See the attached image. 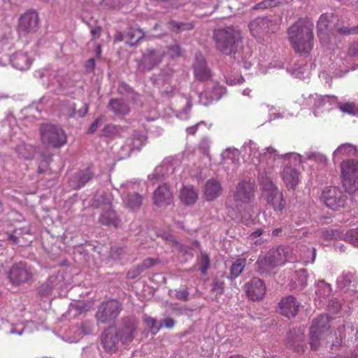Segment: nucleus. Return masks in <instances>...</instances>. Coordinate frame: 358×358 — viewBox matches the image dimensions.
Instances as JSON below:
<instances>
[{
    "instance_id": "052dcab7",
    "label": "nucleus",
    "mask_w": 358,
    "mask_h": 358,
    "mask_svg": "<svg viewBox=\"0 0 358 358\" xmlns=\"http://www.w3.org/2000/svg\"><path fill=\"white\" fill-rule=\"evenodd\" d=\"M282 228H276L273 230L272 231V236H278L282 233Z\"/></svg>"
},
{
    "instance_id": "e2e57ef3",
    "label": "nucleus",
    "mask_w": 358,
    "mask_h": 358,
    "mask_svg": "<svg viewBox=\"0 0 358 358\" xmlns=\"http://www.w3.org/2000/svg\"><path fill=\"white\" fill-rule=\"evenodd\" d=\"M188 295H189L188 292H187V291H185V292L182 293V299H183L185 301L187 300Z\"/></svg>"
},
{
    "instance_id": "aec40b11",
    "label": "nucleus",
    "mask_w": 358,
    "mask_h": 358,
    "mask_svg": "<svg viewBox=\"0 0 358 358\" xmlns=\"http://www.w3.org/2000/svg\"><path fill=\"white\" fill-rule=\"evenodd\" d=\"M117 332L111 327L102 333L101 342L106 352H114L117 350Z\"/></svg>"
},
{
    "instance_id": "ddd939ff",
    "label": "nucleus",
    "mask_w": 358,
    "mask_h": 358,
    "mask_svg": "<svg viewBox=\"0 0 358 358\" xmlns=\"http://www.w3.org/2000/svg\"><path fill=\"white\" fill-rule=\"evenodd\" d=\"M247 296L252 301L263 299L266 288L264 282L259 278H253L245 285Z\"/></svg>"
},
{
    "instance_id": "72a5a7b5",
    "label": "nucleus",
    "mask_w": 358,
    "mask_h": 358,
    "mask_svg": "<svg viewBox=\"0 0 358 358\" xmlns=\"http://www.w3.org/2000/svg\"><path fill=\"white\" fill-rule=\"evenodd\" d=\"M343 239L354 246L358 247V228L348 231L345 234Z\"/></svg>"
},
{
    "instance_id": "a18cd8bd",
    "label": "nucleus",
    "mask_w": 358,
    "mask_h": 358,
    "mask_svg": "<svg viewBox=\"0 0 358 358\" xmlns=\"http://www.w3.org/2000/svg\"><path fill=\"white\" fill-rule=\"evenodd\" d=\"M168 54L172 59L178 58L181 56V48L178 45H171L168 48Z\"/></svg>"
},
{
    "instance_id": "7ed1b4c3",
    "label": "nucleus",
    "mask_w": 358,
    "mask_h": 358,
    "mask_svg": "<svg viewBox=\"0 0 358 358\" xmlns=\"http://www.w3.org/2000/svg\"><path fill=\"white\" fill-rule=\"evenodd\" d=\"M213 39L217 50L226 55H231L237 52L243 37L239 29L229 26L215 29Z\"/></svg>"
},
{
    "instance_id": "4d7b16f0",
    "label": "nucleus",
    "mask_w": 358,
    "mask_h": 358,
    "mask_svg": "<svg viewBox=\"0 0 358 358\" xmlns=\"http://www.w3.org/2000/svg\"><path fill=\"white\" fill-rule=\"evenodd\" d=\"M263 234V230L262 229H257V230L254 231L251 234L250 237L252 238H257Z\"/></svg>"
},
{
    "instance_id": "4be33fe9",
    "label": "nucleus",
    "mask_w": 358,
    "mask_h": 358,
    "mask_svg": "<svg viewBox=\"0 0 358 358\" xmlns=\"http://www.w3.org/2000/svg\"><path fill=\"white\" fill-rule=\"evenodd\" d=\"M336 18L333 13H323L320 15L317 22V35L318 37L322 38L330 30L331 24L334 20Z\"/></svg>"
},
{
    "instance_id": "f03ea898",
    "label": "nucleus",
    "mask_w": 358,
    "mask_h": 358,
    "mask_svg": "<svg viewBox=\"0 0 358 358\" xmlns=\"http://www.w3.org/2000/svg\"><path fill=\"white\" fill-rule=\"evenodd\" d=\"M255 196V184L250 180H242L238 183L233 199L226 201L227 215L232 220H236L241 217L243 222L242 211H245L248 205Z\"/></svg>"
},
{
    "instance_id": "f704fd0d",
    "label": "nucleus",
    "mask_w": 358,
    "mask_h": 358,
    "mask_svg": "<svg viewBox=\"0 0 358 358\" xmlns=\"http://www.w3.org/2000/svg\"><path fill=\"white\" fill-rule=\"evenodd\" d=\"M281 3L280 0H264L252 7V10H264L273 8Z\"/></svg>"
},
{
    "instance_id": "7c9ffc66",
    "label": "nucleus",
    "mask_w": 358,
    "mask_h": 358,
    "mask_svg": "<svg viewBox=\"0 0 358 358\" xmlns=\"http://www.w3.org/2000/svg\"><path fill=\"white\" fill-rule=\"evenodd\" d=\"M94 176L93 172L92 171L90 168H87L83 172L80 173L77 176L78 185H76V188L79 189L83 187L85 184H86Z\"/></svg>"
},
{
    "instance_id": "2f4dec72",
    "label": "nucleus",
    "mask_w": 358,
    "mask_h": 358,
    "mask_svg": "<svg viewBox=\"0 0 358 358\" xmlns=\"http://www.w3.org/2000/svg\"><path fill=\"white\" fill-rule=\"evenodd\" d=\"M17 152L20 157L25 159H31L34 157L33 148L31 145H20L17 148Z\"/></svg>"
},
{
    "instance_id": "6e6d98bb",
    "label": "nucleus",
    "mask_w": 358,
    "mask_h": 358,
    "mask_svg": "<svg viewBox=\"0 0 358 358\" xmlns=\"http://www.w3.org/2000/svg\"><path fill=\"white\" fill-rule=\"evenodd\" d=\"M101 28L99 27H96L95 29L91 30V34L92 35V36L94 38H99V36L101 35Z\"/></svg>"
},
{
    "instance_id": "09e8293b",
    "label": "nucleus",
    "mask_w": 358,
    "mask_h": 358,
    "mask_svg": "<svg viewBox=\"0 0 358 358\" xmlns=\"http://www.w3.org/2000/svg\"><path fill=\"white\" fill-rule=\"evenodd\" d=\"M157 262V259L153 258H147L145 259L142 264H139L141 267L142 268L143 271L145 269L151 268L155 264H156Z\"/></svg>"
},
{
    "instance_id": "6e6552de",
    "label": "nucleus",
    "mask_w": 358,
    "mask_h": 358,
    "mask_svg": "<svg viewBox=\"0 0 358 358\" xmlns=\"http://www.w3.org/2000/svg\"><path fill=\"white\" fill-rule=\"evenodd\" d=\"M40 136L43 144L55 148H59L67 142L64 131L54 124H42L40 127Z\"/></svg>"
},
{
    "instance_id": "13d9d810",
    "label": "nucleus",
    "mask_w": 358,
    "mask_h": 358,
    "mask_svg": "<svg viewBox=\"0 0 358 358\" xmlns=\"http://www.w3.org/2000/svg\"><path fill=\"white\" fill-rule=\"evenodd\" d=\"M8 240L10 241L13 243H18V237L13 235V234H8Z\"/></svg>"
},
{
    "instance_id": "9d476101",
    "label": "nucleus",
    "mask_w": 358,
    "mask_h": 358,
    "mask_svg": "<svg viewBox=\"0 0 358 358\" xmlns=\"http://www.w3.org/2000/svg\"><path fill=\"white\" fill-rule=\"evenodd\" d=\"M342 182L348 191L358 189V161L350 159L344 161L341 165Z\"/></svg>"
},
{
    "instance_id": "cd10ccee",
    "label": "nucleus",
    "mask_w": 358,
    "mask_h": 358,
    "mask_svg": "<svg viewBox=\"0 0 358 358\" xmlns=\"http://www.w3.org/2000/svg\"><path fill=\"white\" fill-rule=\"evenodd\" d=\"M12 62L20 70L28 69L31 65L28 55L22 52L15 54L12 59Z\"/></svg>"
},
{
    "instance_id": "1a4fd4ad",
    "label": "nucleus",
    "mask_w": 358,
    "mask_h": 358,
    "mask_svg": "<svg viewBox=\"0 0 358 358\" xmlns=\"http://www.w3.org/2000/svg\"><path fill=\"white\" fill-rule=\"evenodd\" d=\"M122 310V304L115 299L103 301L98 307L96 319L103 324L114 322Z\"/></svg>"
},
{
    "instance_id": "a19ab883",
    "label": "nucleus",
    "mask_w": 358,
    "mask_h": 358,
    "mask_svg": "<svg viewBox=\"0 0 358 358\" xmlns=\"http://www.w3.org/2000/svg\"><path fill=\"white\" fill-rule=\"evenodd\" d=\"M143 321L145 325L150 329L154 334H157L162 328V324L159 327L157 326L156 319L152 317H146Z\"/></svg>"
},
{
    "instance_id": "bb28decb",
    "label": "nucleus",
    "mask_w": 358,
    "mask_h": 358,
    "mask_svg": "<svg viewBox=\"0 0 358 358\" xmlns=\"http://www.w3.org/2000/svg\"><path fill=\"white\" fill-rule=\"evenodd\" d=\"M145 34L140 28L131 27L128 29L126 33V37L128 38V44L129 46H134L139 41L144 38Z\"/></svg>"
},
{
    "instance_id": "49530a36",
    "label": "nucleus",
    "mask_w": 358,
    "mask_h": 358,
    "mask_svg": "<svg viewBox=\"0 0 358 358\" xmlns=\"http://www.w3.org/2000/svg\"><path fill=\"white\" fill-rule=\"evenodd\" d=\"M338 33L341 35H355L357 33V26L356 27H341L337 30Z\"/></svg>"
},
{
    "instance_id": "338daca9",
    "label": "nucleus",
    "mask_w": 358,
    "mask_h": 358,
    "mask_svg": "<svg viewBox=\"0 0 358 358\" xmlns=\"http://www.w3.org/2000/svg\"><path fill=\"white\" fill-rule=\"evenodd\" d=\"M229 358H245V357H243V356L239 355H232V356L229 357Z\"/></svg>"
},
{
    "instance_id": "a211bd4d",
    "label": "nucleus",
    "mask_w": 358,
    "mask_h": 358,
    "mask_svg": "<svg viewBox=\"0 0 358 358\" xmlns=\"http://www.w3.org/2000/svg\"><path fill=\"white\" fill-rule=\"evenodd\" d=\"M154 203L159 206H166L173 202V194L167 185L159 186L153 193Z\"/></svg>"
},
{
    "instance_id": "393cba45",
    "label": "nucleus",
    "mask_w": 358,
    "mask_h": 358,
    "mask_svg": "<svg viewBox=\"0 0 358 358\" xmlns=\"http://www.w3.org/2000/svg\"><path fill=\"white\" fill-rule=\"evenodd\" d=\"M101 224L107 226H114L115 228L118 227L119 219L115 210L109 209L101 213L99 217Z\"/></svg>"
},
{
    "instance_id": "4c0bfd02",
    "label": "nucleus",
    "mask_w": 358,
    "mask_h": 358,
    "mask_svg": "<svg viewBox=\"0 0 358 358\" xmlns=\"http://www.w3.org/2000/svg\"><path fill=\"white\" fill-rule=\"evenodd\" d=\"M275 152L276 151L273 148H267L266 152L260 155V162H263L268 160V162H266V163L272 166L275 160Z\"/></svg>"
},
{
    "instance_id": "58836bf2",
    "label": "nucleus",
    "mask_w": 358,
    "mask_h": 358,
    "mask_svg": "<svg viewBox=\"0 0 358 358\" xmlns=\"http://www.w3.org/2000/svg\"><path fill=\"white\" fill-rule=\"evenodd\" d=\"M355 277L351 273H344L338 279V282L341 287H347L352 283L355 282Z\"/></svg>"
},
{
    "instance_id": "680f3d73",
    "label": "nucleus",
    "mask_w": 358,
    "mask_h": 358,
    "mask_svg": "<svg viewBox=\"0 0 358 358\" xmlns=\"http://www.w3.org/2000/svg\"><path fill=\"white\" fill-rule=\"evenodd\" d=\"M95 66V60L94 58H90L87 61V66H90L92 69L94 68Z\"/></svg>"
},
{
    "instance_id": "5fc2aeb1",
    "label": "nucleus",
    "mask_w": 358,
    "mask_h": 358,
    "mask_svg": "<svg viewBox=\"0 0 358 358\" xmlns=\"http://www.w3.org/2000/svg\"><path fill=\"white\" fill-rule=\"evenodd\" d=\"M200 123H197L194 126L189 127L186 129L187 134L189 135H194L197 131V128Z\"/></svg>"
},
{
    "instance_id": "5701e85b",
    "label": "nucleus",
    "mask_w": 358,
    "mask_h": 358,
    "mask_svg": "<svg viewBox=\"0 0 358 358\" xmlns=\"http://www.w3.org/2000/svg\"><path fill=\"white\" fill-rule=\"evenodd\" d=\"M180 199L184 204L192 205L198 199L197 191L192 186H185L180 190Z\"/></svg>"
},
{
    "instance_id": "c9c22d12",
    "label": "nucleus",
    "mask_w": 358,
    "mask_h": 358,
    "mask_svg": "<svg viewBox=\"0 0 358 358\" xmlns=\"http://www.w3.org/2000/svg\"><path fill=\"white\" fill-rule=\"evenodd\" d=\"M338 108L343 113L350 115H355L357 111L356 104L354 102L340 103L338 104Z\"/></svg>"
},
{
    "instance_id": "a878e982",
    "label": "nucleus",
    "mask_w": 358,
    "mask_h": 358,
    "mask_svg": "<svg viewBox=\"0 0 358 358\" xmlns=\"http://www.w3.org/2000/svg\"><path fill=\"white\" fill-rule=\"evenodd\" d=\"M108 108L117 115H126L129 112L127 104L120 99H111L108 103Z\"/></svg>"
},
{
    "instance_id": "20e7f679",
    "label": "nucleus",
    "mask_w": 358,
    "mask_h": 358,
    "mask_svg": "<svg viewBox=\"0 0 358 358\" xmlns=\"http://www.w3.org/2000/svg\"><path fill=\"white\" fill-rule=\"evenodd\" d=\"M293 249L289 246H279L270 250L265 256L257 261L259 273L270 272L274 268L284 265L287 262H296Z\"/></svg>"
},
{
    "instance_id": "bf43d9fd",
    "label": "nucleus",
    "mask_w": 358,
    "mask_h": 358,
    "mask_svg": "<svg viewBox=\"0 0 358 358\" xmlns=\"http://www.w3.org/2000/svg\"><path fill=\"white\" fill-rule=\"evenodd\" d=\"M124 39V34L122 32H117L115 36V42H120L123 41Z\"/></svg>"
},
{
    "instance_id": "8fccbe9b",
    "label": "nucleus",
    "mask_w": 358,
    "mask_h": 358,
    "mask_svg": "<svg viewBox=\"0 0 358 358\" xmlns=\"http://www.w3.org/2000/svg\"><path fill=\"white\" fill-rule=\"evenodd\" d=\"M299 343L297 345H292V348L294 351L298 352V353H302L304 352L306 348V343L304 342V340L303 338H300L299 340Z\"/></svg>"
},
{
    "instance_id": "c03bdc74",
    "label": "nucleus",
    "mask_w": 358,
    "mask_h": 358,
    "mask_svg": "<svg viewBox=\"0 0 358 358\" xmlns=\"http://www.w3.org/2000/svg\"><path fill=\"white\" fill-rule=\"evenodd\" d=\"M145 143V138L142 135H135L132 138V149L140 150Z\"/></svg>"
},
{
    "instance_id": "6ab92c4d",
    "label": "nucleus",
    "mask_w": 358,
    "mask_h": 358,
    "mask_svg": "<svg viewBox=\"0 0 358 358\" xmlns=\"http://www.w3.org/2000/svg\"><path fill=\"white\" fill-rule=\"evenodd\" d=\"M193 69L195 78L199 80H208L212 76L210 70L207 66L206 59L201 53L196 55Z\"/></svg>"
},
{
    "instance_id": "69168bd1",
    "label": "nucleus",
    "mask_w": 358,
    "mask_h": 358,
    "mask_svg": "<svg viewBox=\"0 0 358 358\" xmlns=\"http://www.w3.org/2000/svg\"><path fill=\"white\" fill-rule=\"evenodd\" d=\"M315 255H316V249L313 248V259H312L313 262L315 261Z\"/></svg>"
},
{
    "instance_id": "423d86ee",
    "label": "nucleus",
    "mask_w": 358,
    "mask_h": 358,
    "mask_svg": "<svg viewBox=\"0 0 358 358\" xmlns=\"http://www.w3.org/2000/svg\"><path fill=\"white\" fill-rule=\"evenodd\" d=\"M35 275V268L25 262L13 264L6 272L10 283L15 287L31 283Z\"/></svg>"
},
{
    "instance_id": "b1692460",
    "label": "nucleus",
    "mask_w": 358,
    "mask_h": 358,
    "mask_svg": "<svg viewBox=\"0 0 358 358\" xmlns=\"http://www.w3.org/2000/svg\"><path fill=\"white\" fill-rule=\"evenodd\" d=\"M122 199L124 204L132 210L139 208L142 204V196L138 193L124 194Z\"/></svg>"
},
{
    "instance_id": "412c9836",
    "label": "nucleus",
    "mask_w": 358,
    "mask_h": 358,
    "mask_svg": "<svg viewBox=\"0 0 358 358\" xmlns=\"http://www.w3.org/2000/svg\"><path fill=\"white\" fill-rule=\"evenodd\" d=\"M222 189L220 183L213 179L208 180L203 189L204 199L208 201L215 200L222 193Z\"/></svg>"
},
{
    "instance_id": "e433bc0d",
    "label": "nucleus",
    "mask_w": 358,
    "mask_h": 358,
    "mask_svg": "<svg viewBox=\"0 0 358 358\" xmlns=\"http://www.w3.org/2000/svg\"><path fill=\"white\" fill-rule=\"evenodd\" d=\"M355 150V147L350 143L341 145L334 152L335 155L349 156Z\"/></svg>"
},
{
    "instance_id": "3c124183",
    "label": "nucleus",
    "mask_w": 358,
    "mask_h": 358,
    "mask_svg": "<svg viewBox=\"0 0 358 358\" xmlns=\"http://www.w3.org/2000/svg\"><path fill=\"white\" fill-rule=\"evenodd\" d=\"M350 55L358 57V41L352 43L348 49Z\"/></svg>"
},
{
    "instance_id": "2eb2a0df",
    "label": "nucleus",
    "mask_w": 358,
    "mask_h": 358,
    "mask_svg": "<svg viewBox=\"0 0 358 358\" xmlns=\"http://www.w3.org/2000/svg\"><path fill=\"white\" fill-rule=\"evenodd\" d=\"M273 25V22L267 17H257L250 22L248 27L254 37L261 38L267 34Z\"/></svg>"
},
{
    "instance_id": "603ef678",
    "label": "nucleus",
    "mask_w": 358,
    "mask_h": 358,
    "mask_svg": "<svg viewBox=\"0 0 358 358\" xmlns=\"http://www.w3.org/2000/svg\"><path fill=\"white\" fill-rule=\"evenodd\" d=\"M175 324L176 321L173 319L171 317H167L162 320V327H164L167 329H172L175 326Z\"/></svg>"
},
{
    "instance_id": "de8ad7c7",
    "label": "nucleus",
    "mask_w": 358,
    "mask_h": 358,
    "mask_svg": "<svg viewBox=\"0 0 358 358\" xmlns=\"http://www.w3.org/2000/svg\"><path fill=\"white\" fill-rule=\"evenodd\" d=\"M143 269L140 265L136 266L135 268L129 271L127 273V278L128 279H134L138 277L142 272Z\"/></svg>"
},
{
    "instance_id": "0e129e2a",
    "label": "nucleus",
    "mask_w": 358,
    "mask_h": 358,
    "mask_svg": "<svg viewBox=\"0 0 358 358\" xmlns=\"http://www.w3.org/2000/svg\"><path fill=\"white\" fill-rule=\"evenodd\" d=\"M101 46L100 45H98L97 48H96V54L99 57H100L101 55Z\"/></svg>"
},
{
    "instance_id": "f257e3e1",
    "label": "nucleus",
    "mask_w": 358,
    "mask_h": 358,
    "mask_svg": "<svg viewBox=\"0 0 358 358\" xmlns=\"http://www.w3.org/2000/svg\"><path fill=\"white\" fill-rule=\"evenodd\" d=\"M314 24L308 17L299 18L287 29L288 39L296 52L308 53L313 48Z\"/></svg>"
},
{
    "instance_id": "864d4df0",
    "label": "nucleus",
    "mask_w": 358,
    "mask_h": 358,
    "mask_svg": "<svg viewBox=\"0 0 358 358\" xmlns=\"http://www.w3.org/2000/svg\"><path fill=\"white\" fill-rule=\"evenodd\" d=\"M101 117L96 118L95 120V121L90 125V127L89 128V132H90V133L94 132L97 129L98 126H99V123L101 122Z\"/></svg>"
},
{
    "instance_id": "c85d7f7f",
    "label": "nucleus",
    "mask_w": 358,
    "mask_h": 358,
    "mask_svg": "<svg viewBox=\"0 0 358 358\" xmlns=\"http://www.w3.org/2000/svg\"><path fill=\"white\" fill-rule=\"evenodd\" d=\"M245 258H238L231 266L229 278L235 279L238 277L246 266Z\"/></svg>"
},
{
    "instance_id": "0eeeda50",
    "label": "nucleus",
    "mask_w": 358,
    "mask_h": 358,
    "mask_svg": "<svg viewBox=\"0 0 358 358\" xmlns=\"http://www.w3.org/2000/svg\"><path fill=\"white\" fill-rule=\"evenodd\" d=\"M310 348L315 350L319 348L321 341H334L327 316L320 315L313 320L310 329Z\"/></svg>"
},
{
    "instance_id": "f3484780",
    "label": "nucleus",
    "mask_w": 358,
    "mask_h": 358,
    "mask_svg": "<svg viewBox=\"0 0 358 358\" xmlns=\"http://www.w3.org/2000/svg\"><path fill=\"white\" fill-rule=\"evenodd\" d=\"M281 176L286 187L289 190L294 191L299 182L300 172L295 167L285 165Z\"/></svg>"
},
{
    "instance_id": "37998d69",
    "label": "nucleus",
    "mask_w": 358,
    "mask_h": 358,
    "mask_svg": "<svg viewBox=\"0 0 358 358\" xmlns=\"http://www.w3.org/2000/svg\"><path fill=\"white\" fill-rule=\"evenodd\" d=\"M210 266V259L208 255L202 254L201 257V266L199 270L202 274H206Z\"/></svg>"
},
{
    "instance_id": "9b49d317",
    "label": "nucleus",
    "mask_w": 358,
    "mask_h": 358,
    "mask_svg": "<svg viewBox=\"0 0 358 358\" xmlns=\"http://www.w3.org/2000/svg\"><path fill=\"white\" fill-rule=\"evenodd\" d=\"M346 196L338 187H325L322 194V199L325 205L333 210H338L345 206Z\"/></svg>"
},
{
    "instance_id": "473e14b6",
    "label": "nucleus",
    "mask_w": 358,
    "mask_h": 358,
    "mask_svg": "<svg viewBox=\"0 0 358 358\" xmlns=\"http://www.w3.org/2000/svg\"><path fill=\"white\" fill-rule=\"evenodd\" d=\"M169 27L171 30L180 32L185 30H191L193 29L194 26L193 24L190 22L185 23L171 21L169 22Z\"/></svg>"
},
{
    "instance_id": "dca6fc26",
    "label": "nucleus",
    "mask_w": 358,
    "mask_h": 358,
    "mask_svg": "<svg viewBox=\"0 0 358 358\" xmlns=\"http://www.w3.org/2000/svg\"><path fill=\"white\" fill-rule=\"evenodd\" d=\"M300 307V303L293 296L282 298L279 303L280 313L288 318L294 317Z\"/></svg>"
},
{
    "instance_id": "f8f14e48",
    "label": "nucleus",
    "mask_w": 358,
    "mask_h": 358,
    "mask_svg": "<svg viewBox=\"0 0 358 358\" xmlns=\"http://www.w3.org/2000/svg\"><path fill=\"white\" fill-rule=\"evenodd\" d=\"M165 51L161 48H148L143 54L141 68L143 71H150L162 61Z\"/></svg>"
},
{
    "instance_id": "c756f323",
    "label": "nucleus",
    "mask_w": 358,
    "mask_h": 358,
    "mask_svg": "<svg viewBox=\"0 0 358 358\" xmlns=\"http://www.w3.org/2000/svg\"><path fill=\"white\" fill-rule=\"evenodd\" d=\"M136 329L135 324L124 327L123 329L120 330L118 336H120V341L123 343H130L134 338V332Z\"/></svg>"
},
{
    "instance_id": "39448f33",
    "label": "nucleus",
    "mask_w": 358,
    "mask_h": 358,
    "mask_svg": "<svg viewBox=\"0 0 358 358\" xmlns=\"http://www.w3.org/2000/svg\"><path fill=\"white\" fill-rule=\"evenodd\" d=\"M259 179L263 198L272 206L274 210L282 212L285 205L282 192L278 189L272 180L266 174H260Z\"/></svg>"
},
{
    "instance_id": "774afa93",
    "label": "nucleus",
    "mask_w": 358,
    "mask_h": 358,
    "mask_svg": "<svg viewBox=\"0 0 358 358\" xmlns=\"http://www.w3.org/2000/svg\"><path fill=\"white\" fill-rule=\"evenodd\" d=\"M111 128H113V127H111V126H110V125H108V126L105 127V128H104V132H105V133H106V131H107L108 130H109L110 129H111Z\"/></svg>"
},
{
    "instance_id": "ea45409f",
    "label": "nucleus",
    "mask_w": 358,
    "mask_h": 358,
    "mask_svg": "<svg viewBox=\"0 0 358 358\" xmlns=\"http://www.w3.org/2000/svg\"><path fill=\"white\" fill-rule=\"evenodd\" d=\"M224 282L217 278H215L211 284V291L217 295H221L224 292Z\"/></svg>"
},
{
    "instance_id": "79ce46f5",
    "label": "nucleus",
    "mask_w": 358,
    "mask_h": 358,
    "mask_svg": "<svg viewBox=\"0 0 358 358\" xmlns=\"http://www.w3.org/2000/svg\"><path fill=\"white\" fill-rule=\"evenodd\" d=\"M341 233L337 229H327L322 231V237L326 240L337 239L341 238Z\"/></svg>"
},
{
    "instance_id": "4468645a",
    "label": "nucleus",
    "mask_w": 358,
    "mask_h": 358,
    "mask_svg": "<svg viewBox=\"0 0 358 358\" xmlns=\"http://www.w3.org/2000/svg\"><path fill=\"white\" fill-rule=\"evenodd\" d=\"M38 13L34 10H29L19 20V31L26 34L36 32L38 29Z\"/></svg>"
}]
</instances>
